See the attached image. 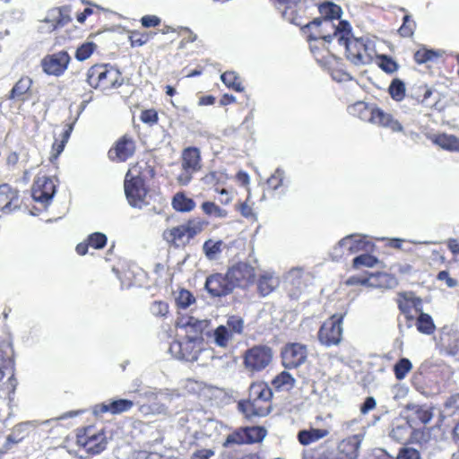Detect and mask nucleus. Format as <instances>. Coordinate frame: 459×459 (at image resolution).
I'll use <instances>...</instances> for the list:
<instances>
[{"instance_id": "1", "label": "nucleus", "mask_w": 459, "mask_h": 459, "mask_svg": "<svg viewBox=\"0 0 459 459\" xmlns=\"http://www.w3.org/2000/svg\"><path fill=\"white\" fill-rule=\"evenodd\" d=\"M273 396L271 388L265 383H253L248 389V398L238 403V410L247 418L264 417L269 414L268 408L260 406L259 402H268Z\"/></svg>"}, {"instance_id": "2", "label": "nucleus", "mask_w": 459, "mask_h": 459, "mask_svg": "<svg viewBox=\"0 0 459 459\" xmlns=\"http://www.w3.org/2000/svg\"><path fill=\"white\" fill-rule=\"evenodd\" d=\"M342 30V35L340 36L339 44L344 46L347 59L355 65L368 64L369 57L365 53L368 48V40L364 38H353L351 39V26L349 22H344Z\"/></svg>"}, {"instance_id": "3", "label": "nucleus", "mask_w": 459, "mask_h": 459, "mask_svg": "<svg viewBox=\"0 0 459 459\" xmlns=\"http://www.w3.org/2000/svg\"><path fill=\"white\" fill-rule=\"evenodd\" d=\"M348 22L347 21H338L336 25L330 20H321V18H315L312 22L306 25V28L312 30L316 29V31H312L307 36L308 41L323 39L325 42L330 43L333 39H337L339 42L340 36L342 35L343 23Z\"/></svg>"}, {"instance_id": "4", "label": "nucleus", "mask_w": 459, "mask_h": 459, "mask_svg": "<svg viewBox=\"0 0 459 459\" xmlns=\"http://www.w3.org/2000/svg\"><path fill=\"white\" fill-rule=\"evenodd\" d=\"M342 323L343 316L337 314L325 321L317 333L319 342L325 348L339 345L342 340Z\"/></svg>"}, {"instance_id": "5", "label": "nucleus", "mask_w": 459, "mask_h": 459, "mask_svg": "<svg viewBox=\"0 0 459 459\" xmlns=\"http://www.w3.org/2000/svg\"><path fill=\"white\" fill-rule=\"evenodd\" d=\"M203 337L198 335H188L185 341H174L169 346V352L178 359L187 362L197 360L202 350Z\"/></svg>"}, {"instance_id": "6", "label": "nucleus", "mask_w": 459, "mask_h": 459, "mask_svg": "<svg viewBox=\"0 0 459 459\" xmlns=\"http://www.w3.org/2000/svg\"><path fill=\"white\" fill-rule=\"evenodd\" d=\"M124 187L128 204L132 207L142 209L147 205L148 203L145 201L147 189L142 177L132 176L129 170L125 178Z\"/></svg>"}, {"instance_id": "7", "label": "nucleus", "mask_w": 459, "mask_h": 459, "mask_svg": "<svg viewBox=\"0 0 459 459\" xmlns=\"http://www.w3.org/2000/svg\"><path fill=\"white\" fill-rule=\"evenodd\" d=\"M132 393L137 394V396L147 402L148 403H143L139 405V411L143 415H168L169 409L165 403L158 401L159 393L158 388H152L150 386L143 387L141 389L135 388Z\"/></svg>"}, {"instance_id": "8", "label": "nucleus", "mask_w": 459, "mask_h": 459, "mask_svg": "<svg viewBox=\"0 0 459 459\" xmlns=\"http://www.w3.org/2000/svg\"><path fill=\"white\" fill-rule=\"evenodd\" d=\"M401 417L414 429L429 424L433 418V408L429 404L408 403L401 411Z\"/></svg>"}, {"instance_id": "9", "label": "nucleus", "mask_w": 459, "mask_h": 459, "mask_svg": "<svg viewBox=\"0 0 459 459\" xmlns=\"http://www.w3.org/2000/svg\"><path fill=\"white\" fill-rule=\"evenodd\" d=\"M273 356V351L270 347L256 345L246 351L244 364L250 371H261L272 362Z\"/></svg>"}, {"instance_id": "10", "label": "nucleus", "mask_w": 459, "mask_h": 459, "mask_svg": "<svg viewBox=\"0 0 459 459\" xmlns=\"http://www.w3.org/2000/svg\"><path fill=\"white\" fill-rule=\"evenodd\" d=\"M227 276L230 282L233 285V290L237 287L245 288L254 282L255 273V268L247 263H238L231 266Z\"/></svg>"}, {"instance_id": "11", "label": "nucleus", "mask_w": 459, "mask_h": 459, "mask_svg": "<svg viewBox=\"0 0 459 459\" xmlns=\"http://www.w3.org/2000/svg\"><path fill=\"white\" fill-rule=\"evenodd\" d=\"M71 58L65 50L47 55L41 60L43 72L48 75L60 76L68 67Z\"/></svg>"}, {"instance_id": "12", "label": "nucleus", "mask_w": 459, "mask_h": 459, "mask_svg": "<svg viewBox=\"0 0 459 459\" xmlns=\"http://www.w3.org/2000/svg\"><path fill=\"white\" fill-rule=\"evenodd\" d=\"M372 247V243L366 239L364 236L358 234H351L342 238L337 246L333 248V255L341 256L342 255V249L348 251V255L355 254L359 251L368 252Z\"/></svg>"}, {"instance_id": "13", "label": "nucleus", "mask_w": 459, "mask_h": 459, "mask_svg": "<svg viewBox=\"0 0 459 459\" xmlns=\"http://www.w3.org/2000/svg\"><path fill=\"white\" fill-rule=\"evenodd\" d=\"M56 192V184L53 179L42 177L39 178L33 184L31 196L35 202L42 204L45 207L50 204Z\"/></svg>"}, {"instance_id": "14", "label": "nucleus", "mask_w": 459, "mask_h": 459, "mask_svg": "<svg viewBox=\"0 0 459 459\" xmlns=\"http://www.w3.org/2000/svg\"><path fill=\"white\" fill-rule=\"evenodd\" d=\"M204 288L212 297L227 296L233 291V285L227 274L214 273L206 278Z\"/></svg>"}, {"instance_id": "15", "label": "nucleus", "mask_w": 459, "mask_h": 459, "mask_svg": "<svg viewBox=\"0 0 459 459\" xmlns=\"http://www.w3.org/2000/svg\"><path fill=\"white\" fill-rule=\"evenodd\" d=\"M307 347L300 343H290L282 351V364L286 368H295L302 365L307 359Z\"/></svg>"}, {"instance_id": "16", "label": "nucleus", "mask_w": 459, "mask_h": 459, "mask_svg": "<svg viewBox=\"0 0 459 459\" xmlns=\"http://www.w3.org/2000/svg\"><path fill=\"white\" fill-rule=\"evenodd\" d=\"M133 406L134 402L128 399L110 400L108 403L94 405L92 413L95 417H100L107 412L116 415L130 411Z\"/></svg>"}, {"instance_id": "17", "label": "nucleus", "mask_w": 459, "mask_h": 459, "mask_svg": "<svg viewBox=\"0 0 459 459\" xmlns=\"http://www.w3.org/2000/svg\"><path fill=\"white\" fill-rule=\"evenodd\" d=\"M21 206L19 191L8 184L0 185V211L11 212Z\"/></svg>"}, {"instance_id": "18", "label": "nucleus", "mask_w": 459, "mask_h": 459, "mask_svg": "<svg viewBox=\"0 0 459 459\" xmlns=\"http://www.w3.org/2000/svg\"><path fill=\"white\" fill-rule=\"evenodd\" d=\"M412 429L406 420L394 419L390 425L388 436L397 443H406L411 438Z\"/></svg>"}, {"instance_id": "19", "label": "nucleus", "mask_w": 459, "mask_h": 459, "mask_svg": "<svg viewBox=\"0 0 459 459\" xmlns=\"http://www.w3.org/2000/svg\"><path fill=\"white\" fill-rule=\"evenodd\" d=\"M37 421L29 420L16 424L11 433L6 437L4 447L6 450L12 448L13 445H17L22 442L30 433V428L35 427Z\"/></svg>"}, {"instance_id": "20", "label": "nucleus", "mask_w": 459, "mask_h": 459, "mask_svg": "<svg viewBox=\"0 0 459 459\" xmlns=\"http://www.w3.org/2000/svg\"><path fill=\"white\" fill-rule=\"evenodd\" d=\"M77 442L82 446L88 453L100 454L106 449L107 441L103 433H98L90 437L78 436Z\"/></svg>"}, {"instance_id": "21", "label": "nucleus", "mask_w": 459, "mask_h": 459, "mask_svg": "<svg viewBox=\"0 0 459 459\" xmlns=\"http://www.w3.org/2000/svg\"><path fill=\"white\" fill-rule=\"evenodd\" d=\"M303 270L299 267L290 269L285 276L286 287L290 296L297 299L304 288Z\"/></svg>"}, {"instance_id": "22", "label": "nucleus", "mask_w": 459, "mask_h": 459, "mask_svg": "<svg viewBox=\"0 0 459 459\" xmlns=\"http://www.w3.org/2000/svg\"><path fill=\"white\" fill-rule=\"evenodd\" d=\"M371 124L390 129L392 132H402L403 130L401 123L394 117L379 108H376L371 119Z\"/></svg>"}, {"instance_id": "23", "label": "nucleus", "mask_w": 459, "mask_h": 459, "mask_svg": "<svg viewBox=\"0 0 459 459\" xmlns=\"http://www.w3.org/2000/svg\"><path fill=\"white\" fill-rule=\"evenodd\" d=\"M134 152V143L127 137H122L114 149L108 152V156L113 160L126 161Z\"/></svg>"}, {"instance_id": "24", "label": "nucleus", "mask_w": 459, "mask_h": 459, "mask_svg": "<svg viewBox=\"0 0 459 459\" xmlns=\"http://www.w3.org/2000/svg\"><path fill=\"white\" fill-rule=\"evenodd\" d=\"M279 284L280 280L273 272H264L257 280L258 293L262 297H266L274 291Z\"/></svg>"}, {"instance_id": "25", "label": "nucleus", "mask_w": 459, "mask_h": 459, "mask_svg": "<svg viewBox=\"0 0 459 459\" xmlns=\"http://www.w3.org/2000/svg\"><path fill=\"white\" fill-rule=\"evenodd\" d=\"M100 74V85L102 89L117 88L122 85V80L119 81L121 74L117 69H114L108 65H102Z\"/></svg>"}, {"instance_id": "26", "label": "nucleus", "mask_w": 459, "mask_h": 459, "mask_svg": "<svg viewBox=\"0 0 459 459\" xmlns=\"http://www.w3.org/2000/svg\"><path fill=\"white\" fill-rule=\"evenodd\" d=\"M65 8L63 7L52 9L48 13L43 22L48 25V31H53L57 27H63L71 21L70 16L65 13Z\"/></svg>"}, {"instance_id": "27", "label": "nucleus", "mask_w": 459, "mask_h": 459, "mask_svg": "<svg viewBox=\"0 0 459 459\" xmlns=\"http://www.w3.org/2000/svg\"><path fill=\"white\" fill-rule=\"evenodd\" d=\"M182 169L197 172L201 169V153L196 147H187L182 153Z\"/></svg>"}, {"instance_id": "28", "label": "nucleus", "mask_w": 459, "mask_h": 459, "mask_svg": "<svg viewBox=\"0 0 459 459\" xmlns=\"http://www.w3.org/2000/svg\"><path fill=\"white\" fill-rule=\"evenodd\" d=\"M376 108L375 106H369L364 101H357L348 106L347 110L351 116L370 123Z\"/></svg>"}, {"instance_id": "29", "label": "nucleus", "mask_w": 459, "mask_h": 459, "mask_svg": "<svg viewBox=\"0 0 459 459\" xmlns=\"http://www.w3.org/2000/svg\"><path fill=\"white\" fill-rule=\"evenodd\" d=\"M329 431L322 429H302L298 433V440L302 446H308L326 437Z\"/></svg>"}, {"instance_id": "30", "label": "nucleus", "mask_w": 459, "mask_h": 459, "mask_svg": "<svg viewBox=\"0 0 459 459\" xmlns=\"http://www.w3.org/2000/svg\"><path fill=\"white\" fill-rule=\"evenodd\" d=\"M164 238L167 241L173 242L177 247L185 245L189 242L188 233L185 224L174 227L171 230L164 232Z\"/></svg>"}, {"instance_id": "31", "label": "nucleus", "mask_w": 459, "mask_h": 459, "mask_svg": "<svg viewBox=\"0 0 459 459\" xmlns=\"http://www.w3.org/2000/svg\"><path fill=\"white\" fill-rule=\"evenodd\" d=\"M443 341V351L445 354L448 356H457L459 355V333L453 332L446 333L444 337H442Z\"/></svg>"}, {"instance_id": "32", "label": "nucleus", "mask_w": 459, "mask_h": 459, "mask_svg": "<svg viewBox=\"0 0 459 459\" xmlns=\"http://www.w3.org/2000/svg\"><path fill=\"white\" fill-rule=\"evenodd\" d=\"M178 326L187 328V333H194V335L202 336V333L208 326V321L189 316L186 322H178Z\"/></svg>"}, {"instance_id": "33", "label": "nucleus", "mask_w": 459, "mask_h": 459, "mask_svg": "<svg viewBox=\"0 0 459 459\" xmlns=\"http://www.w3.org/2000/svg\"><path fill=\"white\" fill-rule=\"evenodd\" d=\"M319 13L322 15L321 20H330L333 22L341 18L342 11L339 5L332 2H325L319 5Z\"/></svg>"}, {"instance_id": "34", "label": "nucleus", "mask_w": 459, "mask_h": 459, "mask_svg": "<svg viewBox=\"0 0 459 459\" xmlns=\"http://www.w3.org/2000/svg\"><path fill=\"white\" fill-rule=\"evenodd\" d=\"M172 205L175 210L186 212L192 211L195 206V203L193 199L186 197L184 194L178 193L173 197Z\"/></svg>"}, {"instance_id": "35", "label": "nucleus", "mask_w": 459, "mask_h": 459, "mask_svg": "<svg viewBox=\"0 0 459 459\" xmlns=\"http://www.w3.org/2000/svg\"><path fill=\"white\" fill-rule=\"evenodd\" d=\"M416 326L419 332L429 335L433 333L436 328L432 317L424 312H420L418 316Z\"/></svg>"}, {"instance_id": "36", "label": "nucleus", "mask_w": 459, "mask_h": 459, "mask_svg": "<svg viewBox=\"0 0 459 459\" xmlns=\"http://www.w3.org/2000/svg\"><path fill=\"white\" fill-rule=\"evenodd\" d=\"M31 84L32 81L29 77L21 78L11 90L9 99H20L30 89Z\"/></svg>"}, {"instance_id": "37", "label": "nucleus", "mask_w": 459, "mask_h": 459, "mask_svg": "<svg viewBox=\"0 0 459 459\" xmlns=\"http://www.w3.org/2000/svg\"><path fill=\"white\" fill-rule=\"evenodd\" d=\"M266 184L271 189L274 191L283 186L287 187L288 184H286L285 171L281 168H277L274 170V172L271 175V177L267 179Z\"/></svg>"}, {"instance_id": "38", "label": "nucleus", "mask_w": 459, "mask_h": 459, "mask_svg": "<svg viewBox=\"0 0 459 459\" xmlns=\"http://www.w3.org/2000/svg\"><path fill=\"white\" fill-rule=\"evenodd\" d=\"M223 242L221 240L213 241L212 239L206 240L203 245V250L205 256L209 260H214L221 252Z\"/></svg>"}, {"instance_id": "39", "label": "nucleus", "mask_w": 459, "mask_h": 459, "mask_svg": "<svg viewBox=\"0 0 459 459\" xmlns=\"http://www.w3.org/2000/svg\"><path fill=\"white\" fill-rule=\"evenodd\" d=\"M435 143L442 149L459 152V139L454 135L440 134Z\"/></svg>"}, {"instance_id": "40", "label": "nucleus", "mask_w": 459, "mask_h": 459, "mask_svg": "<svg viewBox=\"0 0 459 459\" xmlns=\"http://www.w3.org/2000/svg\"><path fill=\"white\" fill-rule=\"evenodd\" d=\"M221 80L227 87L231 88L238 92L244 91V87L242 86L238 74L233 71L223 73L221 75Z\"/></svg>"}, {"instance_id": "41", "label": "nucleus", "mask_w": 459, "mask_h": 459, "mask_svg": "<svg viewBox=\"0 0 459 459\" xmlns=\"http://www.w3.org/2000/svg\"><path fill=\"white\" fill-rule=\"evenodd\" d=\"M388 91L393 100L401 101L405 97V84L401 79L395 78L391 82Z\"/></svg>"}, {"instance_id": "42", "label": "nucleus", "mask_w": 459, "mask_h": 459, "mask_svg": "<svg viewBox=\"0 0 459 459\" xmlns=\"http://www.w3.org/2000/svg\"><path fill=\"white\" fill-rule=\"evenodd\" d=\"M231 332L225 325H220L214 330V342L219 347H227L229 341L232 338Z\"/></svg>"}, {"instance_id": "43", "label": "nucleus", "mask_w": 459, "mask_h": 459, "mask_svg": "<svg viewBox=\"0 0 459 459\" xmlns=\"http://www.w3.org/2000/svg\"><path fill=\"white\" fill-rule=\"evenodd\" d=\"M295 384V379L287 371H282L278 376H276L272 381V385L276 389H281L286 387V389L293 387Z\"/></svg>"}, {"instance_id": "44", "label": "nucleus", "mask_w": 459, "mask_h": 459, "mask_svg": "<svg viewBox=\"0 0 459 459\" xmlns=\"http://www.w3.org/2000/svg\"><path fill=\"white\" fill-rule=\"evenodd\" d=\"M378 259L369 254H362L353 258L352 266L355 269H359L362 266L372 268L378 264Z\"/></svg>"}, {"instance_id": "45", "label": "nucleus", "mask_w": 459, "mask_h": 459, "mask_svg": "<svg viewBox=\"0 0 459 459\" xmlns=\"http://www.w3.org/2000/svg\"><path fill=\"white\" fill-rule=\"evenodd\" d=\"M246 432L247 444H252L263 440L265 437V429L261 427L244 428Z\"/></svg>"}, {"instance_id": "46", "label": "nucleus", "mask_w": 459, "mask_h": 459, "mask_svg": "<svg viewBox=\"0 0 459 459\" xmlns=\"http://www.w3.org/2000/svg\"><path fill=\"white\" fill-rule=\"evenodd\" d=\"M412 364L409 359L402 358L394 366L395 377L402 380L405 377L407 373L411 369Z\"/></svg>"}, {"instance_id": "47", "label": "nucleus", "mask_w": 459, "mask_h": 459, "mask_svg": "<svg viewBox=\"0 0 459 459\" xmlns=\"http://www.w3.org/2000/svg\"><path fill=\"white\" fill-rule=\"evenodd\" d=\"M245 436H246L245 429H237L227 436V437L223 443V446L225 447H230L233 445L247 444V439H246Z\"/></svg>"}, {"instance_id": "48", "label": "nucleus", "mask_w": 459, "mask_h": 459, "mask_svg": "<svg viewBox=\"0 0 459 459\" xmlns=\"http://www.w3.org/2000/svg\"><path fill=\"white\" fill-rule=\"evenodd\" d=\"M102 69V65H95L91 66L87 72V82L90 86L93 88H99L100 85V70Z\"/></svg>"}, {"instance_id": "49", "label": "nucleus", "mask_w": 459, "mask_h": 459, "mask_svg": "<svg viewBox=\"0 0 459 459\" xmlns=\"http://www.w3.org/2000/svg\"><path fill=\"white\" fill-rule=\"evenodd\" d=\"M439 54L433 49L422 48L415 52L414 60L418 64H425L438 57Z\"/></svg>"}, {"instance_id": "50", "label": "nucleus", "mask_w": 459, "mask_h": 459, "mask_svg": "<svg viewBox=\"0 0 459 459\" xmlns=\"http://www.w3.org/2000/svg\"><path fill=\"white\" fill-rule=\"evenodd\" d=\"M379 67L387 74H393L397 71L398 64L390 56L386 55H379Z\"/></svg>"}, {"instance_id": "51", "label": "nucleus", "mask_w": 459, "mask_h": 459, "mask_svg": "<svg viewBox=\"0 0 459 459\" xmlns=\"http://www.w3.org/2000/svg\"><path fill=\"white\" fill-rule=\"evenodd\" d=\"M87 241L89 245L95 249H102L108 241V238L104 233L101 232H94L88 236Z\"/></svg>"}, {"instance_id": "52", "label": "nucleus", "mask_w": 459, "mask_h": 459, "mask_svg": "<svg viewBox=\"0 0 459 459\" xmlns=\"http://www.w3.org/2000/svg\"><path fill=\"white\" fill-rule=\"evenodd\" d=\"M204 212L207 215H214L217 218H224L227 215V212L219 207L213 202H204L202 204Z\"/></svg>"}, {"instance_id": "53", "label": "nucleus", "mask_w": 459, "mask_h": 459, "mask_svg": "<svg viewBox=\"0 0 459 459\" xmlns=\"http://www.w3.org/2000/svg\"><path fill=\"white\" fill-rule=\"evenodd\" d=\"M159 398L158 401L165 403L168 407L167 403H172L175 399L180 397V394L177 389H158Z\"/></svg>"}, {"instance_id": "54", "label": "nucleus", "mask_w": 459, "mask_h": 459, "mask_svg": "<svg viewBox=\"0 0 459 459\" xmlns=\"http://www.w3.org/2000/svg\"><path fill=\"white\" fill-rule=\"evenodd\" d=\"M96 45L93 42H86L80 46L76 52L75 57L79 61H84L88 59L93 53Z\"/></svg>"}, {"instance_id": "55", "label": "nucleus", "mask_w": 459, "mask_h": 459, "mask_svg": "<svg viewBox=\"0 0 459 459\" xmlns=\"http://www.w3.org/2000/svg\"><path fill=\"white\" fill-rule=\"evenodd\" d=\"M195 301L193 294L186 290H181L176 298V303L180 308H186Z\"/></svg>"}, {"instance_id": "56", "label": "nucleus", "mask_w": 459, "mask_h": 459, "mask_svg": "<svg viewBox=\"0 0 459 459\" xmlns=\"http://www.w3.org/2000/svg\"><path fill=\"white\" fill-rule=\"evenodd\" d=\"M204 222L200 219H193L185 223L186 232L188 233V238H193L204 229Z\"/></svg>"}, {"instance_id": "57", "label": "nucleus", "mask_w": 459, "mask_h": 459, "mask_svg": "<svg viewBox=\"0 0 459 459\" xmlns=\"http://www.w3.org/2000/svg\"><path fill=\"white\" fill-rule=\"evenodd\" d=\"M416 24L414 21L411 20L410 15H404L403 24L398 31L402 37H411L414 33Z\"/></svg>"}, {"instance_id": "58", "label": "nucleus", "mask_w": 459, "mask_h": 459, "mask_svg": "<svg viewBox=\"0 0 459 459\" xmlns=\"http://www.w3.org/2000/svg\"><path fill=\"white\" fill-rule=\"evenodd\" d=\"M373 274H371L370 277H358V276H352L350 277L346 281L347 285H363V286H369V287H382V283H374L371 281Z\"/></svg>"}, {"instance_id": "59", "label": "nucleus", "mask_w": 459, "mask_h": 459, "mask_svg": "<svg viewBox=\"0 0 459 459\" xmlns=\"http://www.w3.org/2000/svg\"><path fill=\"white\" fill-rule=\"evenodd\" d=\"M231 332V333H241L244 327V321L239 316H230L227 320V325H225Z\"/></svg>"}, {"instance_id": "60", "label": "nucleus", "mask_w": 459, "mask_h": 459, "mask_svg": "<svg viewBox=\"0 0 459 459\" xmlns=\"http://www.w3.org/2000/svg\"><path fill=\"white\" fill-rule=\"evenodd\" d=\"M150 310L155 316H165L169 312V305L163 301H154L151 305Z\"/></svg>"}, {"instance_id": "61", "label": "nucleus", "mask_w": 459, "mask_h": 459, "mask_svg": "<svg viewBox=\"0 0 459 459\" xmlns=\"http://www.w3.org/2000/svg\"><path fill=\"white\" fill-rule=\"evenodd\" d=\"M397 459H420V454L415 448L403 447L397 455Z\"/></svg>"}, {"instance_id": "62", "label": "nucleus", "mask_w": 459, "mask_h": 459, "mask_svg": "<svg viewBox=\"0 0 459 459\" xmlns=\"http://www.w3.org/2000/svg\"><path fill=\"white\" fill-rule=\"evenodd\" d=\"M408 394V389L403 385H395L390 390V395L393 401L399 402L405 398Z\"/></svg>"}, {"instance_id": "63", "label": "nucleus", "mask_w": 459, "mask_h": 459, "mask_svg": "<svg viewBox=\"0 0 459 459\" xmlns=\"http://www.w3.org/2000/svg\"><path fill=\"white\" fill-rule=\"evenodd\" d=\"M129 39L133 48L141 47L147 43L149 40V36L147 34H142L140 32L134 31L130 35Z\"/></svg>"}, {"instance_id": "64", "label": "nucleus", "mask_w": 459, "mask_h": 459, "mask_svg": "<svg viewBox=\"0 0 459 459\" xmlns=\"http://www.w3.org/2000/svg\"><path fill=\"white\" fill-rule=\"evenodd\" d=\"M446 409L451 410L454 414L459 411V393L451 395L445 403Z\"/></svg>"}]
</instances>
